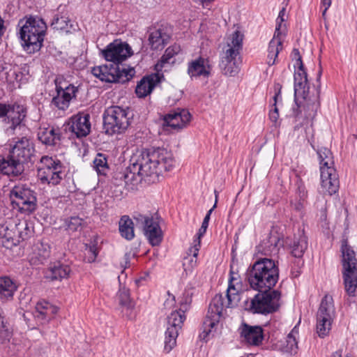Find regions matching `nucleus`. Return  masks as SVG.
<instances>
[{"label":"nucleus","instance_id":"f257e3e1","mask_svg":"<svg viewBox=\"0 0 357 357\" xmlns=\"http://www.w3.org/2000/svg\"><path fill=\"white\" fill-rule=\"evenodd\" d=\"M174 164L172 153L165 149L137 151L130 159L124 178L128 182L137 180V177H152L154 182L162 169L169 171Z\"/></svg>","mask_w":357,"mask_h":357},{"label":"nucleus","instance_id":"f03ea898","mask_svg":"<svg viewBox=\"0 0 357 357\" xmlns=\"http://www.w3.org/2000/svg\"><path fill=\"white\" fill-rule=\"evenodd\" d=\"M279 278V268L273 259L261 258L255 261L248 273L250 287L257 291L271 290Z\"/></svg>","mask_w":357,"mask_h":357},{"label":"nucleus","instance_id":"7ed1b4c3","mask_svg":"<svg viewBox=\"0 0 357 357\" xmlns=\"http://www.w3.org/2000/svg\"><path fill=\"white\" fill-rule=\"evenodd\" d=\"M229 282L227 291V304H224V298L222 295H215L210 303L208 310L206 318L203 324V333L204 337H206L216 328L220 319L222 314L224 308L233 307L237 305L240 301V296L238 294V290L232 284L231 280Z\"/></svg>","mask_w":357,"mask_h":357},{"label":"nucleus","instance_id":"20e7f679","mask_svg":"<svg viewBox=\"0 0 357 357\" xmlns=\"http://www.w3.org/2000/svg\"><path fill=\"white\" fill-rule=\"evenodd\" d=\"M20 36L25 51L31 54L38 51L43 43L47 26L39 17H30L19 22Z\"/></svg>","mask_w":357,"mask_h":357},{"label":"nucleus","instance_id":"39448f33","mask_svg":"<svg viewBox=\"0 0 357 357\" xmlns=\"http://www.w3.org/2000/svg\"><path fill=\"white\" fill-rule=\"evenodd\" d=\"M195 288L185 289L183 297L180 301L181 309L178 311L172 312L167 317V330L165 337V350L169 352L176 344V338L178 331L181 328L182 324L185 319V310H187L192 303V298L195 295Z\"/></svg>","mask_w":357,"mask_h":357},{"label":"nucleus","instance_id":"423d86ee","mask_svg":"<svg viewBox=\"0 0 357 357\" xmlns=\"http://www.w3.org/2000/svg\"><path fill=\"white\" fill-rule=\"evenodd\" d=\"M321 178V192L332 195L339 189V179L335 168L333 154L327 148L321 147L317 151Z\"/></svg>","mask_w":357,"mask_h":357},{"label":"nucleus","instance_id":"0eeeda50","mask_svg":"<svg viewBox=\"0 0 357 357\" xmlns=\"http://www.w3.org/2000/svg\"><path fill=\"white\" fill-rule=\"evenodd\" d=\"M243 35L238 30L235 31L227 39L223 47L220 67L222 73L227 76L234 77L239 72L236 57L242 48Z\"/></svg>","mask_w":357,"mask_h":357},{"label":"nucleus","instance_id":"6e6552de","mask_svg":"<svg viewBox=\"0 0 357 357\" xmlns=\"http://www.w3.org/2000/svg\"><path fill=\"white\" fill-rule=\"evenodd\" d=\"M341 252L345 291L349 296H355L357 294V259L347 240L342 241Z\"/></svg>","mask_w":357,"mask_h":357},{"label":"nucleus","instance_id":"1a4fd4ad","mask_svg":"<svg viewBox=\"0 0 357 357\" xmlns=\"http://www.w3.org/2000/svg\"><path fill=\"white\" fill-rule=\"evenodd\" d=\"M280 294L276 290L259 291L251 301H245V310L252 313L268 314L279 307Z\"/></svg>","mask_w":357,"mask_h":357},{"label":"nucleus","instance_id":"9d476101","mask_svg":"<svg viewBox=\"0 0 357 357\" xmlns=\"http://www.w3.org/2000/svg\"><path fill=\"white\" fill-rule=\"evenodd\" d=\"M335 316L333 297L326 294L321 300L317 314L316 331L319 337L323 338L329 334Z\"/></svg>","mask_w":357,"mask_h":357},{"label":"nucleus","instance_id":"9b49d317","mask_svg":"<svg viewBox=\"0 0 357 357\" xmlns=\"http://www.w3.org/2000/svg\"><path fill=\"white\" fill-rule=\"evenodd\" d=\"M104 128L108 135L120 133L129 125L128 109L119 106L107 108L103 115Z\"/></svg>","mask_w":357,"mask_h":357},{"label":"nucleus","instance_id":"f8f14e48","mask_svg":"<svg viewBox=\"0 0 357 357\" xmlns=\"http://www.w3.org/2000/svg\"><path fill=\"white\" fill-rule=\"evenodd\" d=\"M62 169L60 161L43 156L38 166V177L43 183L56 185L63 179Z\"/></svg>","mask_w":357,"mask_h":357},{"label":"nucleus","instance_id":"ddd939ff","mask_svg":"<svg viewBox=\"0 0 357 357\" xmlns=\"http://www.w3.org/2000/svg\"><path fill=\"white\" fill-rule=\"evenodd\" d=\"M133 69L127 70L123 66L117 63H109L93 67L91 73L102 82H124L131 77Z\"/></svg>","mask_w":357,"mask_h":357},{"label":"nucleus","instance_id":"4468645a","mask_svg":"<svg viewBox=\"0 0 357 357\" xmlns=\"http://www.w3.org/2000/svg\"><path fill=\"white\" fill-rule=\"evenodd\" d=\"M26 110L22 105H5L0 104V117L3 118V127L8 135H13L17 128L22 126Z\"/></svg>","mask_w":357,"mask_h":357},{"label":"nucleus","instance_id":"2eb2a0df","mask_svg":"<svg viewBox=\"0 0 357 357\" xmlns=\"http://www.w3.org/2000/svg\"><path fill=\"white\" fill-rule=\"evenodd\" d=\"M10 198L12 203L16 204L22 213L29 214L36 208L35 192L25 185H15L10 191Z\"/></svg>","mask_w":357,"mask_h":357},{"label":"nucleus","instance_id":"dca6fc26","mask_svg":"<svg viewBox=\"0 0 357 357\" xmlns=\"http://www.w3.org/2000/svg\"><path fill=\"white\" fill-rule=\"evenodd\" d=\"M132 217L137 225L143 229L145 236L153 246L158 245L161 243L162 230L158 222L151 215L136 212Z\"/></svg>","mask_w":357,"mask_h":357},{"label":"nucleus","instance_id":"f3484780","mask_svg":"<svg viewBox=\"0 0 357 357\" xmlns=\"http://www.w3.org/2000/svg\"><path fill=\"white\" fill-rule=\"evenodd\" d=\"M285 10L282 8L276 20V27L273 38L271 40L268 47L267 63L273 66L277 63L278 54L282 50V35L285 29L283 24Z\"/></svg>","mask_w":357,"mask_h":357},{"label":"nucleus","instance_id":"a211bd4d","mask_svg":"<svg viewBox=\"0 0 357 357\" xmlns=\"http://www.w3.org/2000/svg\"><path fill=\"white\" fill-rule=\"evenodd\" d=\"M32 233L33 227L26 220H17V222H15V226L12 229H9L7 225H2L0 228V236L8 241L11 240L13 245H17L21 241L29 238Z\"/></svg>","mask_w":357,"mask_h":357},{"label":"nucleus","instance_id":"6ab92c4d","mask_svg":"<svg viewBox=\"0 0 357 357\" xmlns=\"http://www.w3.org/2000/svg\"><path fill=\"white\" fill-rule=\"evenodd\" d=\"M60 78L55 79L56 95L52 98V106L61 110L68 108L70 102L76 96L77 89L66 82L62 83Z\"/></svg>","mask_w":357,"mask_h":357},{"label":"nucleus","instance_id":"aec40b11","mask_svg":"<svg viewBox=\"0 0 357 357\" xmlns=\"http://www.w3.org/2000/svg\"><path fill=\"white\" fill-rule=\"evenodd\" d=\"M102 56L112 63L119 64L132 54L130 47L126 43L115 41L102 51Z\"/></svg>","mask_w":357,"mask_h":357},{"label":"nucleus","instance_id":"412c9836","mask_svg":"<svg viewBox=\"0 0 357 357\" xmlns=\"http://www.w3.org/2000/svg\"><path fill=\"white\" fill-rule=\"evenodd\" d=\"M68 125L70 130L77 137H86L91 131L90 115L85 112H79L70 119Z\"/></svg>","mask_w":357,"mask_h":357},{"label":"nucleus","instance_id":"4be33fe9","mask_svg":"<svg viewBox=\"0 0 357 357\" xmlns=\"http://www.w3.org/2000/svg\"><path fill=\"white\" fill-rule=\"evenodd\" d=\"M283 245L284 241L278 234H271L256 247V250L259 254L273 257L279 254Z\"/></svg>","mask_w":357,"mask_h":357},{"label":"nucleus","instance_id":"5701e85b","mask_svg":"<svg viewBox=\"0 0 357 357\" xmlns=\"http://www.w3.org/2000/svg\"><path fill=\"white\" fill-rule=\"evenodd\" d=\"M190 119L191 115L188 110L178 109L165 116L163 126L178 130L185 127Z\"/></svg>","mask_w":357,"mask_h":357},{"label":"nucleus","instance_id":"b1692460","mask_svg":"<svg viewBox=\"0 0 357 357\" xmlns=\"http://www.w3.org/2000/svg\"><path fill=\"white\" fill-rule=\"evenodd\" d=\"M170 29L165 25L155 26L150 30L149 44L153 50H161L170 39Z\"/></svg>","mask_w":357,"mask_h":357},{"label":"nucleus","instance_id":"393cba45","mask_svg":"<svg viewBox=\"0 0 357 357\" xmlns=\"http://www.w3.org/2000/svg\"><path fill=\"white\" fill-rule=\"evenodd\" d=\"M33 152V146L26 137H22L15 142L10 154L20 164L27 162Z\"/></svg>","mask_w":357,"mask_h":357},{"label":"nucleus","instance_id":"a878e982","mask_svg":"<svg viewBox=\"0 0 357 357\" xmlns=\"http://www.w3.org/2000/svg\"><path fill=\"white\" fill-rule=\"evenodd\" d=\"M241 337L243 340L250 345L258 346L264 339L263 329L259 326H250L242 324L240 328Z\"/></svg>","mask_w":357,"mask_h":357},{"label":"nucleus","instance_id":"bb28decb","mask_svg":"<svg viewBox=\"0 0 357 357\" xmlns=\"http://www.w3.org/2000/svg\"><path fill=\"white\" fill-rule=\"evenodd\" d=\"M211 65L206 59L199 57L188 63V74L190 77L203 76L208 77L211 73Z\"/></svg>","mask_w":357,"mask_h":357},{"label":"nucleus","instance_id":"cd10ccee","mask_svg":"<svg viewBox=\"0 0 357 357\" xmlns=\"http://www.w3.org/2000/svg\"><path fill=\"white\" fill-rule=\"evenodd\" d=\"M160 82L158 74H152L144 77L137 84L135 93L139 98H144L149 95L156 84Z\"/></svg>","mask_w":357,"mask_h":357},{"label":"nucleus","instance_id":"c85d7f7f","mask_svg":"<svg viewBox=\"0 0 357 357\" xmlns=\"http://www.w3.org/2000/svg\"><path fill=\"white\" fill-rule=\"evenodd\" d=\"M58 312V307L47 301L38 302L33 316L41 324L47 322Z\"/></svg>","mask_w":357,"mask_h":357},{"label":"nucleus","instance_id":"c756f323","mask_svg":"<svg viewBox=\"0 0 357 357\" xmlns=\"http://www.w3.org/2000/svg\"><path fill=\"white\" fill-rule=\"evenodd\" d=\"M289 240L286 241V244L291 248L292 255L297 258L302 257L307 248V237L304 232L303 231H298L294 238L291 240L290 242H289Z\"/></svg>","mask_w":357,"mask_h":357},{"label":"nucleus","instance_id":"7c9ffc66","mask_svg":"<svg viewBox=\"0 0 357 357\" xmlns=\"http://www.w3.org/2000/svg\"><path fill=\"white\" fill-rule=\"evenodd\" d=\"M296 66L298 68L294 73V93L296 96H301L306 99V91L308 89L307 73L303 69V65Z\"/></svg>","mask_w":357,"mask_h":357},{"label":"nucleus","instance_id":"2f4dec72","mask_svg":"<svg viewBox=\"0 0 357 357\" xmlns=\"http://www.w3.org/2000/svg\"><path fill=\"white\" fill-rule=\"evenodd\" d=\"M17 289V285L11 278L6 276L0 278V301L1 302L11 301Z\"/></svg>","mask_w":357,"mask_h":357},{"label":"nucleus","instance_id":"473e14b6","mask_svg":"<svg viewBox=\"0 0 357 357\" xmlns=\"http://www.w3.org/2000/svg\"><path fill=\"white\" fill-rule=\"evenodd\" d=\"M199 249V241L189 248L188 256L184 258L183 261V270L186 275L192 274L197 266Z\"/></svg>","mask_w":357,"mask_h":357},{"label":"nucleus","instance_id":"72a5a7b5","mask_svg":"<svg viewBox=\"0 0 357 357\" xmlns=\"http://www.w3.org/2000/svg\"><path fill=\"white\" fill-rule=\"evenodd\" d=\"M70 273L69 266L56 262L49 268L46 272V278L52 280H61L67 278Z\"/></svg>","mask_w":357,"mask_h":357},{"label":"nucleus","instance_id":"f704fd0d","mask_svg":"<svg viewBox=\"0 0 357 357\" xmlns=\"http://www.w3.org/2000/svg\"><path fill=\"white\" fill-rule=\"evenodd\" d=\"M20 163L10 154L6 158L0 159V172L6 175L17 176L20 173Z\"/></svg>","mask_w":357,"mask_h":357},{"label":"nucleus","instance_id":"c9c22d12","mask_svg":"<svg viewBox=\"0 0 357 357\" xmlns=\"http://www.w3.org/2000/svg\"><path fill=\"white\" fill-rule=\"evenodd\" d=\"M38 138L46 145H54L59 140V130L52 126L40 127L38 132Z\"/></svg>","mask_w":357,"mask_h":357},{"label":"nucleus","instance_id":"e433bc0d","mask_svg":"<svg viewBox=\"0 0 357 357\" xmlns=\"http://www.w3.org/2000/svg\"><path fill=\"white\" fill-rule=\"evenodd\" d=\"M181 49L180 45L174 44L169 47L165 52V54L161 57L160 60L156 63L155 69L159 71L162 70L167 64H174L175 63L174 56L177 55Z\"/></svg>","mask_w":357,"mask_h":357},{"label":"nucleus","instance_id":"4c0bfd02","mask_svg":"<svg viewBox=\"0 0 357 357\" xmlns=\"http://www.w3.org/2000/svg\"><path fill=\"white\" fill-rule=\"evenodd\" d=\"M119 229L121 236L126 240H132L135 237L134 223L128 215H123L119 222Z\"/></svg>","mask_w":357,"mask_h":357},{"label":"nucleus","instance_id":"58836bf2","mask_svg":"<svg viewBox=\"0 0 357 357\" xmlns=\"http://www.w3.org/2000/svg\"><path fill=\"white\" fill-rule=\"evenodd\" d=\"M13 337V328L2 314L0 308V344H4L10 342Z\"/></svg>","mask_w":357,"mask_h":357},{"label":"nucleus","instance_id":"ea45409f","mask_svg":"<svg viewBox=\"0 0 357 357\" xmlns=\"http://www.w3.org/2000/svg\"><path fill=\"white\" fill-rule=\"evenodd\" d=\"M33 254L39 262L43 263L50 254V247L47 243H37L33 247Z\"/></svg>","mask_w":357,"mask_h":357},{"label":"nucleus","instance_id":"a19ab883","mask_svg":"<svg viewBox=\"0 0 357 357\" xmlns=\"http://www.w3.org/2000/svg\"><path fill=\"white\" fill-rule=\"evenodd\" d=\"M298 335V328L297 326H294L291 331L289 333L286 339V345L284 349L290 354H296L298 345L296 337Z\"/></svg>","mask_w":357,"mask_h":357},{"label":"nucleus","instance_id":"79ce46f5","mask_svg":"<svg viewBox=\"0 0 357 357\" xmlns=\"http://www.w3.org/2000/svg\"><path fill=\"white\" fill-rule=\"evenodd\" d=\"M93 168L99 174L105 175L109 166L107 159L105 154L98 153L93 160Z\"/></svg>","mask_w":357,"mask_h":357},{"label":"nucleus","instance_id":"37998d69","mask_svg":"<svg viewBox=\"0 0 357 357\" xmlns=\"http://www.w3.org/2000/svg\"><path fill=\"white\" fill-rule=\"evenodd\" d=\"M70 24V20H68V17L66 16H59V15H56L53 20L51 23V26L54 29L56 30H65L66 31L68 32L69 30L68 26Z\"/></svg>","mask_w":357,"mask_h":357},{"label":"nucleus","instance_id":"c03bdc74","mask_svg":"<svg viewBox=\"0 0 357 357\" xmlns=\"http://www.w3.org/2000/svg\"><path fill=\"white\" fill-rule=\"evenodd\" d=\"M117 297L121 305L126 307L128 310L133 308L134 303L130 298V293L128 289L126 288L120 289L117 294Z\"/></svg>","mask_w":357,"mask_h":357},{"label":"nucleus","instance_id":"a18cd8bd","mask_svg":"<svg viewBox=\"0 0 357 357\" xmlns=\"http://www.w3.org/2000/svg\"><path fill=\"white\" fill-rule=\"evenodd\" d=\"M86 260L89 263H92L96 260V258L98 255V251L96 244H93L86 246Z\"/></svg>","mask_w":357,"mask_h":357},{"label":"nucleus","instance_id":"49530a36","mask_svg":"<svg viewBox=\"0 0 357 357\" xmlns=\"http://www.w3.org/2000/svg\"><path fill=\"white\" fill-rule=\"evenodd\" d=\"M83 220L79 217H71L67 221V228L70 231H77L82 225Z\"/></svg>","mask_w":357,"mask_h":357},{"label":"nucleus","instance_id":"de8ad7c7","mask_svg":"<svg viewBox=\"0 0 357 357\" xmlns=\"http://www.w3.org/2000/svg\"><path fill=\"white\" fill-rule=\"evenodd\" d=\"M279 96H280V92L275 94V96L273 97L274 102L273 104V106L274 107V108L273 109H271L269 112L270 120L275 124L277 123L278 120L279 119L278 109L276 106L277 100H278V98Z\"/></svg>","mask_w":357,"mask_h":357},{"label":"nucleus","instance_id":"09e8293b","mask_svg":"<svg viewBox=\"0 0 357 357\" xmlns=\"http://www.w3.org/2000/svg\"><path fill=\"white\" fill-rule=\"evenodd\" d=\"M292 55L294 56V59H296L295 66L303 65L301 56L300 55V52L298 49L293 50Z\"/></svg>","mask_w":357,"mask_h":357},{"label":"nucleus","instance_id":"8fccbe9b","mask_svg":"<svg viewBox=\"0 0 357 357\" xmlns=\"http://www.w3.org/2000/svg\"><path fill=\"white\" fill-rule=\"evenodd\" d=\"M10 348L13 349L14 351H18L22 349V346L20 343V341H18L16 338H13V341L11 343V346H10Z\"/></svg>","mask_w":357,"mask_h":357},{"label":"nucleus","instance_id":"3c124183","mask_svg":"<svg viewBox=\"0 0 357 357\" xmlns=\"http://www.w3.org/2000/svg\"><path fill=\"white\" fill-rule=\"evenodd\" d=\"M331 0H322L321 1V5L323 7H324V10L322 11L323 17L325 16L327 10L331 6Z\"/></svg>","mask_w":357,"mask_h":357},{"label":"nucleus","instance_id":"603ef678","mask_svg":"<svg viewBox=\"0 0 357 357\" xmlns=\"http://www.w3.org/2000/svg\"><path fill=\"white\" fill-rule=\"evenodd\" d=\"M206 229H207L204 228L202 227H200V229H199V231L197 233V239H195L194 241V244L197 243L199 241V243H201L200 238L204 235V234L206 231Z\"/></svg>","mask_w":357,"mask_h":357},{"label":"nucleus","instance_id":"864d4df0","mask_svg":"<svg viewBox=\"0 0 357 357\" xmlns=\"http://www.w3.org/2000/svg\"><path fill=\"white\" fill-rule=\"evenodd\" d=\"M196 3L199 5H202L203 7H206L208 6L209 3H211L213 0H194Z\"/></svg>","mask_w":357,"mask_h":357},{"label":"nucleus","instance_id":"5fc2aeb1","mask_svg":"<svg viewBox=\"0 0 357 357\" xmlns=\"http://www.w3.org/2000/svg\"><path fill=\"white\" fill-rule=\"evenodd\" d=\"M319 107V102H314L312 105V113H310L308 114L309 116H313L314 115V113L317 110V108Z\"/></svg>","mask_w":357,"mask_h":357},{"label":"nucleus","instance_id":"6e6d98bb","mask_svg":"<svg viewBox=\"0 0 357 357\" xmlns=\"http://www.w3.org/2000/svg\"><path fill=\"white\" fill-rule=\"evenodd\" d=\"M215 204L213 206V207L208 211L207 214L206 215H209V216H211V213L213 212V211L216 208V206H217V202H218V194H217V192L215 191Z\"/></svg>","mask_w":357,"mask_h":357},{"label":"nucleus","instance_id":"4d7b16f0","mask_svg":"<svg viewBox=\"0 0 357 357\" xmlns=\"http://www.w3.org/2000/svg\"><path fill=\"white\" fill-rule=\"evenodd\" d=\"M208 226V222H207L206 221H203L201 227L207 229Z\"/></svg>","mask_w":357,"mask_h":357},{"label":"nucleus","instance_id":"13d9d810","mask_svg":"<svg viewBox=\"0 0 357 357\" xmlns=\"http://www.w3.org/2000/svg\"><path fill=\"white\" fill-rule=\"evenodd\" d=\"M209 220H210V216H209V215H206V216H205V218H204V220H203V221H206L207 222H209Z\"/></svg>","mask_w":357,"mask_h":357},{"label":"nucleus","instance_id":"bf43d9fd","mask_svg":"<svg viewBox=\"0 0 357 357\" xmlns=\"http://www.w3.org/2000/svg\"><path fill=\"white\" fill-rule=\"evenodd\" d=\"M3 27V20L0 17V30L2 29Z\"/></svg>","mask_w":357,"mask_h":357}]
</instances>
